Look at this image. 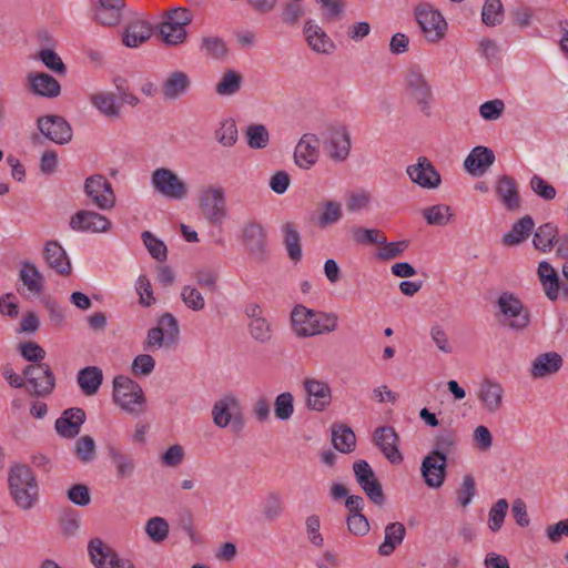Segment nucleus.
<instances>
[{
	"label": "nucleus",
	"mask_w": 568,
	"mask_h": 568,
	"mask_svg": "<svg viewBox=\"0 0 568 568\" xmlns=\"http://www.w3.org/2000/svg\"><path fill=\"white\" fill-rule=\"evenodd\" d=\"M338 326V316L332 312H321L308 308L302 304L295 305L291 311L292 332L301 338L335 332Z\"/></svg>",
	"instance_id": "f257e3e1"
},
{
	"label": "nucleus",
	"mask_w": 568,
	"mask_h": 568,
	"mask_svg": "<svg viewBox=\"0 0 568 568\" xmlns=\"http://www.w3.org/2000/svg\"><path fill=\"white\" fill-rule=\"evenodd\" d=\"M9 493L16 506L31 509L38 501V483L32 469L24 464H16L8 471Z\"/></svg>",
	"instance_id": "f03ea898"
},
{
	"label": "nucleus",
	"mask_w": 568,
	"mask_h": 568,
	"mask_svg": "<svg viewBox=\"0 0 568 568\" xmlns=\"http://www.w3.org/2000/svg\"><path fill=\"white\" fill-rule=\"evenodd\" d=\"M497 318L504 327L513 332L525 331L530 322L531 314L521 298L513 292L505 291L499 294L497 302Z\"/></svg>",
	"instance_id": "7ed1b4c3"
},
{
	"label": "nucleus",
	"mask_w": 568,
	"mask_h": 568,
	"mask_svg": "<svg viewBox=\"0 0 568 568\" xmlns=\"http://www.w3.org/2000/svg\"><path fill=\"white\" fill-rule=\"evenodd\" d=\"M414 18L424 39L432 44L445 39L448 23L444 16L429 2H420L414 8Z\"/></svg>",
	"instance_id": "20e7f679"
},
{
	"label": "nucleus",
	"mask_w": 568,
	"mask_h": 568,
	"mask_svg": "<svg viewBox=\"0 0 568 568\" xmlns=\"http://www.w3.org/2000/svg\"><path fill=\"white\" fill-rule=\"evenodd\" d=\"M113 400L130 414H140L145 404L142 387L128 376L119 375L113 379Z\"/></svg>",
	"instance_id": "39448f33"
},
{
	"label": "nucleus",
	"mask_w": 568,
	"mask_h": 568,
	"mask_svg": "<svg viewBox=\"0 0 568 568\" xmlns=\"http://www.w3.org/2000/svg\"><path fill=\"white\" fill-rule=\"evenodd\" d=\"M193 14L186 8H174L165 12L159 26L160 36L166 44L178 45L186 40V26L192 22Z\"/></svg>",
	"instance_id": "423d86ee"
},
{
	"label": "nucleus",
	"mask_w": 568,
	"mask_h": 568,
	"mask_svg": "<svg viewBox=\"0 0 568 568\" xmlns=\"http://www.w3.org/2000/svg\"><path fill=\"white\" fill-rule=\"evenodd\" d=\"M151 185L161 196L182 201L189 195L186 182L173 170L169 168H158L151 173Z\"/></svg>",
	"instance_id": "0eeeda50"
},
{
	"label": "nucleus",
	"mask_w": 568,
	"mask_h": 568,
	"mask_svg": "<svg viewBox=\"0 0 568 568\" xmlns=\"http://www.w3.org/2000/svg\"><path fill=\"white\" fill-rule=\"evenodd\" d=\"M199 206L211 224H221L226 217L225 190L221 185L203 186L197 195Z\"/></svg>",
	"instance_id": "6e6552de"
},
{
	"label": "nucleus",
	"mask_w": 568,
	"mask_h": 568,
	"mask_svg": "<svg viewBox=\"0 0 568 568\" xmlns=\"http://www.w3.org/2000/svg\"><path fill=\"white\" fill-rule=\"evenodd\" d=\"M212 420L219 428H226L230 425H243V408L240 398L227 393L219 397L211 410Z\"/></svg>",
	"instance_id": "1a4fd4ad"
},
{
	"label": "nucleus",
	"mask_w": 568,
	"mask_h": 568,
	"mask_svg": "<svg viewBox=\"0 0 568 568\" xmlns=\"http://www.w3.org/2000/svg\"><path fill=\"white\" fill-rule=\"evenodd\" d=\"M27 390L37 397L49 396L55 387V377L51 367L45 363L30 364L23 369Z\"/></svg>",
	"instance_id": "9d476101"
},
{
	"label": "nucleus",
	"mask_w": 568,
	"mask_h": 568,
	"mask_svg": "<svg viewBox=\"0 0 568 568\" xmlns=\"http://www.w3.org/2000/svg\"><path fill=\"white\" fill-rule=\"evenodd\" d=\"M84 193L102 211H109L115 205L116 199L112 185L101 174L91 175L85 180Z\"/></svg>",
	"instance_id": "9b49d317"
},
{
	"label": "nucleus",
	"mask_w": 568,
	"mask_h": 568,
	"mask_svg": "<svg viewBox=\"0 0 568 568\" xmlns=\"http://www.w3.org/2000/svg\"><path fill=\"white\" fill-rule=\"evenodd\" d=\"M355 479L366 497L375 505L385 503V495L373 468L366 460L355 462L353 465Z\"/></svg>",
	"instance_id": "f8f14e48"
},
{
	"label": "nucleus",
	"mask_w": 568,
	"mask_h": 568,
	"mask_svg": "<svg viewBox=\"0 0 568 568\" xmlns=\"http://www.w3.org/2000/svg\"><path fill=\"white\" fill-rule=\"evenodd\" d=\"M305 405L313 412H324L332 403V389L327 382L315 377L303 379Z\"/></svg>",
	"instance_id": "ddd939ff"
},
{
	"label": "nucleus",
	"mask_w": 568,
	"mask_h": 568,
	"mask_svg": "<svg viewBox=\"0 0 568 568\" xmlns=\"http://www.w3.org/2000/svg\"><path fill=\"white\" fill-rule=\"evenodd\" d=\"M266 231L262 224L250 221L242 227V241L246 252L256 262L267 258Z\"/></svg>",
	"instance_id": "4468645a"
},
{
	"label": "nucleus",
	"mask_w": 568,
	"mask_h": 568,
	"mask_svg": "<svg viewBox=\"0 0 568 568\" xmlns=\"http://www.w3.org/2000/svg\"><path fill=\"white\" fill-rule=\"evenodd\" d=\"M406 173L413 183L426 190H435L442 184L439 172L426 156H419L416 163L408 165Z\"/></svg>",
	"instance_id": "2eb2a0df"
},
{
	"label": "nucleus",
	"mask_w": 568,
	"mask_h": 568,
	"mask_svg": "<svg viewBox=\"0 0 568 568\" xmlns=\"http://www.w3.org/2000/svg\"><path fill=\"white\" fill-rule=\"evenodd\" d=\"M88 550L97 568H135L129 559L120 558L99 538H94L89 542Z\"/></svg>",
	"instance_id": "dca6fc26"
},
{
	"label": "nucleus",
	"mask_w": 568,
	"mask_h": 568,
	"mask_svg": "<svg viewBox=\"0 0 568 568\" xmlns=\"http://www.w3.org/2000/svg\"><path fill=\"white\" fill-rule=\"evenodd\" d=\"M406 92L422 112L428 113L432 89L426 77L416 69L408 71L405 78Z\"/></svg>",
	"instance_id": "f3484780"
},
{
	"label": "nucleus",
	"mask_w": 568,
	"mask_h": 568,
	"mask_svg": "<svg viewBox=\"0 0 568 568\" xmlns=\"http://www.w3.org/2000/svg\"><path fill=\"white\" fill-rule=\"evenodd\" d=\"M70 227L82 233H106L111 229L110 220L94 211L80 210L70 219Z\"/></svg>",
	"instance_id": "a211bd4d"
},
{
	"label": "nucleus",
	"mask_w": 568,
	"mask_h": 568,
	"mask_svg": "<svg viewBox=\"0 0 568 568\" xmlns=\"http://www.w3.org/2000/svg\"><path fill=\"white\" fill-rule=\"evenodd\" d=\"M303 36L308 48L315 53L328 55L336 49L335 42L314 19L304 22Z\"/></svg>",
	"instance_id": "6ab92c4d"
},
{
	"label": "nucleus",
	"mask_w": 568,
	"mask_h": 568,
	"mask_svg": "<svg viewBox=\"0 0 568 568\" xmlns=\"http://www.w3.org/2000/svg\"><path fill=\"white\" fill-rule=\"evenodd\" d=\"M38 129L57 144H65L72 139L70 124L60 115H45L38 119Z\"/></svg>",
	"instance_id": "aec40b11"
},
{
	"label": "nucleus",
	"mask_w": 568,
	"mask_h": 568,
	"mask_svg": "<svg viewBox=\"0 0 568 568\" xmlns=\"http://www.w3.org/2000/svg\"><path fill=\"white\" fill-rule=\"evenodd\" d=\"M320 139L314 133H305L298 140L294 150V162L303 170H310L318 161Z\"/></svg>",
	"instance_id": "412c9836"
},
{
	"label": "nucleus",
	"mask_w": 568,
	"mask_h": 568,
	"mask_svg": "<svg viewBox=\"0 0 568 568\" xmlns=\"http://www.w3.org/2000/svg\"><path fill=\"white\" fill-rule=\"evenodd\" d=\"M329 159L334 162H345L351 152V135L345 126H336L329 131L324 142Z\"/></svg>",
	"instance_id": "4be33fe9"
},
{
	"label": "nucleus",
	"mask_w": 568,
	"mask_h": 568,
	"mask_svg": "<svg viewBox=\"0 0 568 568\" xmlns=\"http://www.w3.org/2000/svg\"><path fill=\"white\" fill-rule=\"evenodd\" d=\"M495 194L503 206L510 211L517 212L521 207V199L517 181L509 175H500L494 185Z\"/></svg>",
	"instance_id": "5701e85b"
},
{
	"label": "nucleus",
	"mask_w": 568,
	"mask_h": 568,
	"mask_svg": "<svg viewBox=\"0 0 568 568\" xmlns=\"http://www.w3.org/2000/svg\"><path fill=\"white\" fill-rule=\"evenodd\" d=\"M179 333L178 321L170 314H163L158 323L156 327H152L148 331V335L144 342L145 349H158L164 345L165 335L168 338L175 337Z\"/></svg>",
	"instance_id": "b1692460"
},
{
	"label": "nucleus",
	"mask_w": 568,
	"mask_h": 568,
	"mask_svg": "<svg viewBox=\"0 0 568 568\" xmlns=\"http://www.w3.org/2000/svg\"><path fill=\"white\" fill-rule=\"evenodd\" d=\"M505 390L503 385L494 379L485 378L479 384L477 398L483 409L489 414H495L503 407Z\"/></svg>",
	"instance_id": "393cba45"
},
{
	"label": "nucleus",
	"mask_w": 568,
	"mask_h": 568,
	"mask_svg": "<svg viewBox=\"0 0 568 568\" xmlns=\"http://www.w3.org/2000/svg\"><path fill=\"white\" fill-rule=\"evenodd\" d=\"M125 0H98L92 6L93 21L103 27H115L121 22Z\"/></svg>",
	"instance_id": "a878e982"
},
{
	"label": "nucleus",
	"mask_w": 568,
	"mask_h": 568,
	"mask_svg": "<svg viewBox=\"0 0 568 568\" xmlns=\"http://www.w3.org/2000/svg\"><path fill=\"white\" fill-rule=\"evenodd\" d=\"M27 84L31 93L42 98H57L61 93L59 81L45 72H30Z\"/></svg>",
	"instance_id": "bb28decb"
},
{
	"label": "nucleus",
	"mask_w": 568,
	"mask_h": 568,
	"mask_svg": "<svg viewBox=\"0 0 568 568\" xmlns=\"http://www.w3.org/2000/svg\"><path fill=\"white\" fill-rule=\"evenodd\" d=\"M374 442L392 464L402 463L403 456L397 446L398 436L393 427H378L374 433Z\"/></svg>",
	"instance_id": "cd10ccee"
},
{
	"label": "nucleus",
	"mask_w": 568,
	"mask_h": 568,
	"mask_svg": "<svg viewBox=\"0 0 568 568\" xmlns=\"http://www.w3.org/2000/svg\"><path fill=\"white\" fill-rule=\"evenodd\" d=\"M47 265L57 274L68 276L71 274V262L62 245L54 240L48 241L43 248Z\"/></svg>",
	"instance_id": "c85d7f7f"
},
{
	"label": "nucleus",
	"mask_w": 568,
	"mask_h": 568,
	"mask_svg": "<svg viewBox=\"0 0 568 568\" xmlns=\"http://www.w3.org/2000/svg\"><path fill=\"white\" fill-rule=\"evenodd\" d=\"M446 458L427 455L422 462V476L430 488L443 486L446 477Z\"/></svg>",
	"instance_id": "c756f323"
},
{
	"label": "nucleus",
	"mask_w": 568,
	"mask_h": 568,
	"mask_svg": "<svg viewBox=\"0 0 568 568\" xmlns=\"http://www.w3.org/2000/svg\"><path fill=\"white\" fill-rule=\"evenodd\" d=\"M85 420V413L82 408L72 407L65 409L55 420V429L59 435L65 438L75 437Z\"/></svg>",
	"instance_id": "7c9ffc66"
},
{
	"label": "nucleus",
	"mask_w": 568,
	"mask_h": 568,
	"mask_svg": "<svg viewBox=\"0 0 568 568\" xmlns=\"http://www.w3.org/2000/svg\"><path fill=\"white\" fill-rule=\"evenodd\" d=\"M562 366V358L556 352L542 353L536 356L530 365V376L541 379L556 374Z\"/></svg>",
	"instance_id": "2f4dec72"
},
{
	"label": "nucleus",
	"mask_w": 568,
	"mask_h": 568,
	"mask_svg": "<svg viewBox=\"0 0 568 568\" xmlns=\"http://www.w3.org/2000/svg\"><path fill=\"white\" fill-rule=\"evenodd\" d=\"M495 161L494 152L486 146H475L464 161L465 170L473 176L481 175L493 165Z\"/></svg>",
	"instance_id": "473e14b6"
},
{
	"label": "nucleus",
	"mask_w": 568,
	"mask_h": 568,
	"mask_svg": "<svg viewBox=\"0 0 568 568\" xmlns=\"http://www.w3.org/2000/svg\"><path fill=\"white\" fill-rule=\"evenodd\" d=\"M19 280L29 294L39 296L44 290V276L34 263L22 261L20 264Z\"/></svg>",
	"instance_id": "72a5a7b5"
},
{
	"label": "nucleus",
	"mask_w": 568,
	"mask_h": 568,
	"mask_svg": "<svg viewBox=\"0 0 568 568\" xmlns=\"http://www.w3.org/2000/svg\"><path fill=\"white\" fill-rule=\"evenodd\" d=\"M191 85L189 75L183 71L171 73L162 83V94L165 100H176L185 94Z\"/></svg>",
	"instance_id": "f704fd0d"
},
{
	"label": "nucleus",
	"mask_w": 568,
	"mask_h": 568,
	"mask_svg": "<svg viewBox=\"0 0 568 568\" xmlns=\"http://www.w3.org/2000/svg\"><path fill=\"white\" fill-rule=\"evenodd\" d=\"M77 382L85 396H93L102 385V369L98 366H87L78 372Z\"/></svg>",
	"instance_id": "c9c22d12"
},
{
	"label": "nucleus",
	"mask_w": 568,
	"mask_h": 568,
	"mask_svg": "<svg viewBox=\"0 0 568 568\" xmlns=\"http://www.w3.org/2000/svg\"><path fill=\"white\" fill-rule=\"evenodd\" d=\"M151 36V24L146 21L135 20L125 28L122 41L128 48H138L148 41Z\"/></svg>",
	"instance_id": "e433bc0d"
},
{
	"label": "nucleus",
	"mask_w": 568,
	"mask_h": 568,
	"mask_svg": "<svg viewBox=\"0 0 568 568\" xmlns=\"http://www.w3.org/2000/svg\"><path fill=\"white\" fill-rule=\"evenodd\" d=\"M406 528L402 523H390L385 527L384 541L378 547V554L387 557L403 542Z\"/></svg>",
	"instance_id": "4c0bfd02"
},
{
	"label": "nucleus",
	"mask_w": 568,
	"mask_h": 568,
	"mask_svg": "<svg viewBox=\"0 0 568 568\" xmlns=\"http://www.w3.org/2000/svg\"><path fill=\"white\" fill-rule=\"evenodd\" d=\"M535 226L534 220L529 215H525L518 220L511 230L503 236V243L508 246L517 245L526 240Z\"/></svg>",
	"instance_id": "58836bf2"
},
{
	"label": "nucleus",
	"mask_w": 568,
	"mask_h": 568,
	"mask_svg": "<svg viewBox=\"0 0 568 568\" xmlns=\"http://www.w3.org/2000/svg\"><path fill=\"white\" fill-rule=\"evenodd\" d=\"M243 83V77L235 70L225 71L215 84V93L220 97H232L236 94Z\"/></svg>",
	"instance_id": "ea45409f"
},
{
	"label": "nucleus",
	"mask_w": 568,
	"mask_h": 568,
	"mask_svg": "<svg viewBox=\"0 0 568 568\" xmlns=\"http://www.w3.org/2000/svg\"><path fill=\"white\" fill-rule=\"evenodd\" d=\"M201 51L215 60H223L227 57L229 49L225 40L219 36H205L201 39Z\"/></svg>",
	"instance_id": "a19ab883"
},
{
	"label": "nucleus",
	"mask_w": 568,
	"mask_h": 568,
	"mask_svg": "<svg viewBox=\"0 0 568 568\" xmlns=\"http://www.w3.org/2000/svg\"><path fill=\"white\" fill-rule=\"evenodd\" d=\"M332 442L334 447L341 453H351L356 446L354 432L344 425H339L332 430Z\"/></svg>",
	"instance_id": "79ce46f5"
},
{
	"label": "nucleus",
	"mask_w": 568,
	"mask_h": 568,
	"mask_svg": "<svg viewBox=\"0 0 568 568\" xmlns=\"http://www.w3.org/2000/svg\"><path fill=\"white\" fill-rule=\"evenodd\" d=\"M457 444V437L452 430H444L437 434L434 438L433 449L429 453L432 456H440L447 459V456L454 453Z\"/></svg>",
	"instance_id": "37998d69"
},
{
	"label": "nucleus",
	"mask_w": 568,
	"mask_h": 568,
	"mask_svg": "<svg viewBox=\"0 0 568 568\" xmlns=\"http://www.w3.org/2000/svg\"><path fill=\"white\" fill-rule=\"evenodd\" d=\"M284 243L291 260L300 261L302 257L301 236L293 223H285L282 227Z\"/></svg>",
	"instance_id": "c03bdc74"
},
{
	"label": "nucleus",
	"mask_w": 568,
	"mask_h": 568,
	"mask_svg": "<svg viewBox=\"0 0 568 568\" xmlns=\"http://www.w3.org/2000/svg\"><path fill=\"white\" fill-rule=\"evenodd\" d=\"M423 216L429 225L445 226L450 223L454 214L450 206L437 204L424 209Z\"/></svg>",
	"instance_id": "a18cd8bd"
},
{
	"label": "nucleus",
	"mask_w": 568,
	"mask_h": 568,
	"mask_svg": "<svg viewBox=\"0 0 568 568\" xmlns=\"http://www.w3.org/2000/svg\"><path fill=\"white\" fill-rule=\"evenodd\" d=\"M215 140L224 148H231L237 142V126L233 119L227 118L220 122L214 132Z\"/></svg>",
	"instance_id": "49530a36"
},
{
	"label": "nucleus",
	"mask_w": 568,
	"mask_h": 568,
	"mask_svg": "<svg viewBox=\"0 0 568 568\" xmlns=\"http://www.w3.org/2000/svg\"><path fill=\"white\" fill-rule=\"evenodd\" d=\"M91 103L105 116L119 115V105L113 93L99 92L91 95Z\"/></svg>",
	"instance_id": "de8ad7c7"
},
{
	"label": "nucleus",
	"mask_w": 568,
	"mask_h": 568,
	"mask_svg": "<svg viewBox=\"0 0 568 568\" xmlns=\"http://www.w3.org/2000/svg\"><path fill=\"white\" fill-rule=\"evenodd\" d=\"M504 6L500 0H486L481 9V21L487 27L501 24Z\"/></svg>",
	"instance_id": "09e8293b"
},
{
	"label": "nucleus",
	"mask_w": 568,
	"mask_h": 568,
	"mask_svg": "<svg viewBox=\"0 0 568 568\" xmlns=\"http://www.w3.org/2000/svg\"><path fill=\"white\" fill-rule=\"evenodd\" d=\"M245 139L251 149H265L270 143V133L263 124H251L245 130Z\"/></svg>",
	"instance_id": "8fccbe9b"
},
{
	"label": "nucleus",
	"mask_w": 568,
	"mask_h": 568,
	"mask_svg": "<svg viewBox=\"0 0 568 568\" xmlns=\"http://www.w3.org/2000/svg\"><path fill=\"white\" fill-rule=\"evenodd\" d=\"M343 216L342 205L336 201H326L322 204L318 214V225L327 227L337 223Z\"/></svg>",
	"instance_id": "3c124183"
},
{
	"label": "nucleus",
	"mask_w": 568,
	"mask_h": 568,
	"mask_svg": "<svg viewBox=\"0 0 568 568\" xmlns=\"http://www.w3.org/2000/svg\"><path fill=\"white\" fill-rule=\"evenodd\" d=\"M109 454L112 464L115 467L118 478L123 479L131 477L135 467L134 460L130 456L115 448L110 449Z\"/></svg>",
	"instance_id": "603ef678"
},
{
	"label": "nucleus",
	"mask_w": 568,
	"mask_h": 568,
	"mask_svg": "<svg viewBox=\"0 0 568 568\" xmlns=\"http://www.w3.org/2000/svg\"><path fill=\"white\" fill-rule=\"evenodd\" d=\"M557 234V229L550 224L540 225L534 235V245L537 250L547 252L552 247L554 240Z\"/></svg>",
	"instance_id": "864d4df0"
},
{
	"label": "nucleus",
	"mask_w": 568,
	"mask_h": 568,
	"mask_svg": "<svg viewBox=\"0 0 568 568\" xmlns=\"http://www.w3.org/2000/svg\"><path fill=\"white\" fill-rule=\"evenodd\" d=\"M274 414L280 420H288L294 414V396L290 392H283L275 397Z\"/></svg>",
	"instance_id": "5fc2aeb1"
},
{
	"label": "nucleus",
	"mask_w": 568,
	"mask_h": 568,
	"mask_svg": "<svg viewBox=\"0 0 568 568\" xmlns=\"http://www.w3.org/2000/svg\"><path fill=\"white\" fill-rule=\"evenodd\" d=\"M284 510L283 501L277 493H268L262 504V514L267 520H275Z\"/></svg>",
	"instance_id": "6e6d98bb"
},
{
	"label": "nucleus",
	"mask_w": 568,
	"mask_h": 568,
	"mask_svg": "<svg viewBox=\"0 0 568 568\" xmlns=\"http://www.w3.org/2000/svg\"><path fill=\"white\" fill-rule=\"evenodd\" d=\"M141 236L146 250L153 258L159 262L166 260L168 250L163 241L159 240L150 231H144Z\"/></svg>",
	"instance_id": "4d7b16f0"
},
{
	"label": "nucleus",
	"mask_w": 568,
	"mask_h": 568,
	"mask_svg": "<svg viewBox=\"0 0 568 568\" xmlns=\"http://www.w3.org/2000/svg\"><path fill=\"white\" fill-rule=\"evenodd\" d=\"M145 532L154 542H161L169 535V524L162 517H152L146 521Z\"/></svg>",
	"instance_id": "13d9d810"
},
{
	"label": "nucleus",
	"mask_w": 568,
	"mask_h": 568,
	"mask_svg": "<svg viewBox=\"0 0 568 568\" xmlns=\"http://www.w3.org/2000/svg\"><path fill=\"white\" fill-rule=\"evenodd\" d=\"M371 202L372 194L366 190H355L346 195V207L352 213L368 209Z\"/></svg>",
	"instance_id": "bf43d9fd"
},
{
	"label": "nucleus",
	"mask_w": 568,
	"mask_h": 568,
	"mask_svg": "<svg viewBox=\"0 0 568 568\" xmlns=\"http://www.w3.org/2000/svg\"><path fill=\"white\" fill-rule=\"evenodd\" d=\"M508 510V501L504 498L498 499L490 508L488 514V527L491 531L500 530Z\"/></svg>",
	"instance_id": "052dcab7"
},
{
	"label": "nucleus",
	"mask_w": 568,
	"mask_h": 568,
	"mask_svg": "<svg viewBox=\"0 0 568 568\" xmlns=\"http://www.w3.org/2000/svg\"><path fill=\"white\" fill-rule=\"evenodd\" d=\"M38 59L51 71L58 74H64L67 72L65 64L63 63L60 55L52 49L45 48L38 52Z\"/></svg>",
	"instance_id": "680f3d73"
},
{
	"label": "nucleus",
	"mask_w": 568,
	"mask_h": 568,
	"mask_svg": "<svg viewBox=\"0 0 568 568\" xmlns=\"http://www.w3.org/2000/svg\"><path fill=\"white\" fill-rule=\"evenodd\" d=\"M183 303L192 311L199 312L205 307V300L201 292L191 285H185L181 291Z\"/></svg>",
	"instance_id": "e2e57ef3"
},
{
	"label": "nucleus",
	"mask_w": 568,
	"mask_h": 568,
	"mask_svg": "<svg viewBox=\"0 0 568 568\" xmlns=\"http://www.w3.org/2000/svg\"><path fill=\"white\" fill-rule=\"evenodd\" d=\"M353 239L358 244H379L385 242V235L379 230L356 227L352 232Z\"/></svg>",
	"instance_id": "0e129e2a"
},
{
	"label": "nucleus",
	"mask_w": 568,
	"mask_h": 568,
	"mask_svg": "<svg viewBox=\"0 0 568 568\" xmlns=\"http://www.w3.org/2000/svg\"><path fill=\"white\" fill-rule=\"evenodd\" d=\"M381 247L377 252V257L383 261L394 260L403 254L408 247L407 241L387 242L379 243Z\"/></svg>",
	"instance_id": "69168bd1"
},
{
	"label": "nucleus",
	"mask_w": 568,
	"mask_h": 568,
	"mask_svg": "<svg viewBox=\"0 0 568 568\" xmlns=\"http://www.w3.org/2000/svg\"><path fill=\"white\" fill-rule=\"evenodd\" d=\"M476 495V484L471 475H465L460 487L457 490V501L465 508L467 507Z\"/></svg>",
	"instance_id": "338daca9"
},
{
	"label": "nucleus",
	"mask_w": 568,
	"mask_h": 568,
	"mask_svg": "<svg viewBox=\"0 0 568 568\" xmlns=\"http://www.w3.org/2000/svg\"><path fill=\"white\" fill-rule=\"evenodd\" d=\"M135 291L139 295L141 305L149 307L155 303L153 290L150 280L145 275H140L135 282Z\"/></svg>",
	"instance_id": "774afa93"
}]
</instances>
